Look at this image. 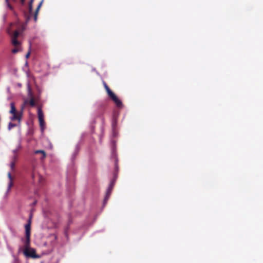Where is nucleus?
Listing matches in <instances>:
<instances>
[{"label":"nucleus","instance_id":"nucleus-6","mask_svg":"<svg viewBox=\"0 0 263 263\" xmlns=\"http://www.w3.org/2000/svg\"><path fill=\"white\" fill-rule=\"evenodd\" d=\"M19 34L20 32L18 30H15L11 36L12 43L15 47L20 45V42L17 40Z\"/></svg>","mask_w":263,"mask_h":263},{"label":"nucleus","instance_id":"nucleus-12","mask_svg":"<svg viewBox=\"0 0 263 263\" xmlns=\"http://www.w3.org/2000/svg\"><path fill=\"white\" fill-rule=\"evenodd\" d=\"M16 126V124H14V123H9V125H8V129L9 130H10L11 128L14 127Z\"/></svg>","mask_w":263,"mask_h":263},{"label":"nucleus","instance_id":"nucleus-20","mask_svg":"<svg viewBox=\"0 0 263 263\" xmlns=\"http://www.w3.org/2000/svg\"><path fill=\"white\" fill-rule=\"evenodd\" d=\"M33 1H34V0H30V2H29V3H32V4H33Z\"/></svg>","mask_w":263,"mask_h":263},{"label":"nucleus","instance_id":"nucleus-7","mask_svg":"<svg viewBox=\"0 0 263 263\" xmlns=\"http://www.w3.org/2000/svg\"><path fill=\"white\" fill-rule=\"evenodd\" d=\"M29 95L31 97L30 100H26L25 101L24 103L26 104H29V105L31 106H32V107L34 106L35 105V100H34V98L32 96V94L30 88L29 89Z\"/></svg>","mask_w":263,"mask_h":263},{"label":"nucleus","instance_id":"nucleus-9","mask_svg":"<svg viewBox=\"0 0 263 263\" xmlns=\"http://www.w3.org/2000/svg\"><path fill=\"white\" fill-rule=\"evenodd\" d=\"M35 154H40L41 155V157L40 158L41 160H43L46 157V153L43 150H36L34 152Z\"/></svg>","mask_w":263,"mask_h":263},{"label":"nucleus","instance_id":"nucleus-14","mask_svg":"<svg viewBox=\"0 0 263 263\" xmlns=\"http://www.w3.org/2000/svg\"><path fill=\"white\" fill-rule=\"evenodd\" d=\"M14 167H15V162L14 161H12L10 163V167H11L12 170H14Z\"/></svg>","mask_w":263,"mask_h":263},{"label":"nucleus","instance_id":"nucleus-11","mask_svg":"<svg viewBox=\"0 0 263 263\" xmlns=\"http://www.w3.org/2000/svg\"><path fill=\"white\" fill-rule=\"evenodd\" d=\"M17 111L15 106L14 102H11L10 103V110L9 111L10 114H14L15 111Z\"/></svg>","mask_w":263,"mask_h":263},{"label":"nucleus","instance_id":"nucleus-19","mask_svg":"<svg viewBox=\"0 0 263 263\" xmlns=\"http://www.w3.org/2000/svg\"><path fill=\"white\" fill-rule=\"evenodd\" d=\"M21 4H22V5H24V2H25V0H21Z\"/></svg>","mask_w":263,"mask_h":263},{"label":"nucleus","instance_id":"nucleus-4","mask_svg":"<svg viewBox=\"0 0 263 263\" xmlns=\"http://www.w3.org/2000/svg\"><path fill=\"white\" fill-rule=\"evenodd\" d=\"M24 109V106H22L21 111L18 112L17 111H15L14 114H11L12 116L10 118L12 121H18L19 122L21 121L22 117L23 115V111Z\"/></svg>","mask_w":263,"mask_h":263},{"label":"nucleus","instance_id":"nucleus-13","mask_svg":"<svg viewBox=\"0 0 263 263\" xmlns=\"http://www.w3.org/2000/svg\"><path fill=\"white\" fill-rule=\"evenodd\" d=\"M32 3H29V13L31 14L32 13Z\"/></svg>","mask_w":263,"mask_h":263},{"label":"nucleus","instance_id":"nucleus-18","mask_svg":"<svg viewBox=\"0 0 263 263\" xmlns=\"http://www.w3.org/2000/svg\"><path fill=\"white\" fill-rule=\"evenodd\" d=\"M30 52H28L26 54V58H29V57L30 56Z\"/></svg>","mask_w":263,"mask_h":263},{"label":"nucleus","instance_id":"nucleus-2","mask_svg":"<svg viewBox=\"0 0 263 263\" xmlns=\"http://www.w3.org/2000/svg\"><path fill=\"white\" fill-rule=\"evenodd\" d=\"M103 85L108 97L114 102V103L116 104L117 107H122V102L118 98L116 95L110 89L107 84L105 82H104Z\"/></svg>","mask_w":263,"mask_h":263},{"label":"nucleus","instance_id":"nucleus-15","mask_svg":"<svg viewBox=\"0 0 263 263\" xmlns=\"http://www.w3.org/2000/svg\"><path fill=\"white\" fill-rule=\"evenodd\" d=\"M17 47V46H16V47ZM18 51V48H14V49H13L12 50V52L13 53H17Z\"/></svg>","mask_w":263,"mask_h":263},{"label":"nucleus","instance_id":"nucleus-8","mask_svg":"<svg viewBox=\"0 0 263 263\" xmlns=\"http://www.w3.org/2000/svg\"><path fill=\"white\" fill-rule=\"evenodd\" d=\"M8 177L9 178V181L8 185L7 191H8V192H9L13 185V178L12 176H11L10 172H9L8 173Z\"/></svg>","mask_w":263,"mask_h":263},{"label":"nucleus","instance_id":"nucleus-10","mask_svg":"<svg viewBox=\"0 0 263 263\" xmlns=\"http://www.w3.org/2000/svg\"><path fill=\"white\" fill-rule=\"evenodd\" d=\"M42 3L43 2H41L40 3V4H39L37 7L36 8V10H35V12L34 14V16H33V18H34V20L35 22H36L37 20V15H38V13H39V10L42 5Z\"/></svg>","mask_w":263,"mask_h":263},{"label":"nucleus","instance_id":"nucleus-1","mask_svg":"<svg viewBox=\"0 0 263 263\" xmlns=\"http://www.w3.org/2000/svg\"><path fill=\"white\" fill-rule=\"evenodd\" d=\"M31 223V216H30L28 223L25 226V237L21 239V241L23 243V246L19 248L18 251L20 252L22 251L26 258H39L40 256L36 253L35 249L30 247Z\"/></svg>","mask_w":263,"mask_h":263},{"label":"nucleus","instance_id":"nucleus-17","mask_svg":"<svg viewBox=\"0 0 263 263\" xmlns=\"http://www.w3.org/2000/svg\"><path fill=\"white\" fill-rule=\"evenodd\" d=\"M34 177H35V173H34V171H33L32 173V174H31V178L33 180H34Z\"/></svg>","mask_w":263,"mask_h":263},{"label":"nucleus","instance_id":"nucleus-16","mask_svg":"<svg viewBox=\"0 0 263 263\" xmlns=\"http://www.w3.org/2000/svg\"><path fill=\"white\" fill-rule=\"evenodd\" d=\"M6 2L7 4V6H8V7L10 8V9L11 10H12V6L10 5V4L8 2V0H6Z\"/></svg>","mask_w":263,"mask_h":263},{"label":"nucleus","instance_id":"nucleus-5","mask_svg":"<svg viewBox=\"0 0 263 263\" xmlns=\"http://www.w3.org/2000/svg\"><path fill=\"white\" fill-rule=\"evenodd\" d=\"M115 179H112L110 184H109V185L107 190V191H106V196H105V197L104 198V202H107V201L108 200V198H109L110 197V195L111 194V191L112 190V189L114 187V184H115Z\"/></svg>","mask_w":263,"mask_h":263},{"label":"nucleus","instance_id":"nucleus-3","mask_svg":"<svg viewBox=\"0 0 263 263\" xmlns=\"http://www.w3.org/2000/svg\"><path fill=\"white\" fill-rule=\"evenodd\" d=\"M37 116L41 130L43 132L45 128V122L44 120V114L41 108L37 109Z\"/></svg>","mask_w":263,"mask_h":263}]
</instances>
